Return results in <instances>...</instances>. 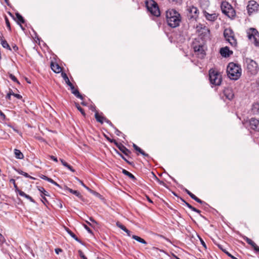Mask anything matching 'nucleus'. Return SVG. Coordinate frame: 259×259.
Listing matches in <instances>:
<instances>
[{
    "mask_svg": "<svg viewBox=\"0 0 259 259\" xmlns=\"http://www.w3.org/2000/svg\"><path fill=\"white\" fill-rule=\"evenodd\" d=\"M189 196L192 198L193 199V200H195L196 196L193 194L192 193H191V194L189 195Z\"/></svg>",
    "mask_w": 259,
    "mask_h": 259,
    "instance_id": "0e129e2a",
    "label": "nucleus"
},
{
    "mask_svg": "<svg viewBox=\"0 0 259 259\" xmlns=\"http://www.w3.org/2000/svg\"><path fill=\"white\" fill-rule=\"evenodd\" d=\"M249 125L251 129L259 132V120L251 118L249 120Z\"/></svg>",
    "mask_w": 259,
    "mask_h": 259,
    "instance_id": "ddd939ff",
    "label": "nucleus"
},
{
    "mask_svg": "<svg viewBox=\"0 0 259 259\" xmlns=\"http://www.w3.org/2000/svg\"><path fill=\"white\" fill-rule=\"evenodd\" d=\"M78 252L79 255L82 259H88L87 257L84 255L83 252L81 250H79Z\"/></svg>",
    "mask_w": 259,
    "mask_h": 259,
    "instance_id": "58836bf2",
    "label": "nucleus"
},
{
    "mask_svg": "<svg viewBox=\"0 0 259 259\" xmlns=\"http://www.w3.org/2000/svg\"><path fill=\"white\" fill-rule=\"evenodd\" d=\"M107 138V140H108V141H109V142H111V143H113L115 145V143H116V142H117L116 141V140H114V139H110L109 138Z\"/></svg>",
    "mask_w": 259,
    "mask_h": 259,
    "instance_id": "052dcab7",
    "label": "nucleus"
},
{
    "mask_svg": "<svg viewBox=\"0 0 259 259\" xmlns=\"http://www.w3.org/2000/svg\"><path fill=\"white\" fill-rule=\"evenodd\" d=\"M14 154L15 157L17 159H22L24 158L23 154L18 149H14Z\"/></svg>",
    "mask_w": 259,
    "mask_h": 259,
    "instance_id": "a878e982",
    "label": "nucleus"
},
{
    "mask_svg": "<svg viewBox=\"0 0 259 259\" xmlns=\"http://www.w3.org/2000/svg\"><path fill=\"white\" fill-rule=\"evenodd\" d=\"M12 49L14 52H17L18 50V47L16 45H14L12 46Z\"/></svg>",
    "mask_w": 259,
    "mask_h": 259,
    "instance_id": "bf43d9fd",
    "label": "nucleus"
},
{
    "mask_svg": "<svg viewBox=\"0 0 259 259\" xmlns=\"http://www.w3.org/2000/svg\"><path fill=\"white\" fill-rule=\"evenodd\" d=\"M73 239H74L76 241L79 242V243H81V241L80 239H79L77 236L73 233L71 236Z\"/></svg>",
    "mask_w": 259,
    "mask_h": 259,
    "instance_id": "49530a36",
    "label": "nucleus"
},
{
    "mask_svg": "<svg viewBox=\"0 0 259 259\" xmlns=\"http://www.w3.org/2000/svg\"><path fill=\"white\" fill-rule=\"evenodd\" d=\"M247 37L250 39L254 40V45L259 47V33L257 30L253 28H250L247 31Z\"/></svg>",
    "mask_w": 259,
    "mask_h": 259,
    "instance_id": "6e6552de",
    "label": "nucleus"
},
{
    "mask_svg": "<svg viewBox=\"0 0 259 259\" xmlns=\"http://www.w3.org/2000/svg\"><path fill=\"white\" fill-rule=\"evenodd\" d=\"M227 71L228 76L232 80H237L241 75L240 66L233 62L229 63Z\"/></svg>",
    "mask_w": 259,
    "mask_h": 259,
    "instance_id": "f03ea898",
    "label": "nucleus"
},
{
    "mask_svg": "<svg viewBox=\"0 0 259 259\" xmlns=\"http://www.w3.org/2000/svg\"><path fill=\"white\" fill-rule=\"evenodd\" d=\"M65 189L67 191H68L70 193L75 195L76 196H77L78 198H79L80 199H82V196L81 195L80 192L77 190H74L72 189H70L68 188L67 186H65Z\"/></svg>",
    "mask_w": 259,
    "mask_h": 259,
    "instance_id": "a211bd4d",
    "label": "nucleus"
},
{
    "mask_svg": "<svg viewBox=\"0 0 259 259\" xmlns=\"http://www.w3.org/2000/svg\"><path fill=\"white\" fill-rule=\"evenodd\" d=\"M194 200H195L196 202H197L198 203L201 204H206V203L204 201L201 200V199H200L199 198H198L197 197H196V198Z\"/></svg>",
    "mask_w": 259,
    "mask_h": 259,
    "instance_id": "c03bdc74",
    "label": "nucleus"
},
{
    "mask_svg": "<svg viewBox=\"0 0 259 259\" xmlns=\"http://www.w3.org/2000/svg\"><path fill=\"white\" fill-rule=\"evenodd\" d=\"M221 10L223 14L230 18H233L235 16V11L228 2H222L221 4Z\"/></svg>",
    "mask_w": 259,
    "mask_h": 259,
    "instance_id": "423d86ee",
    "label": "nucleus"
},
{
    "mask_svg": "<svg viewBox=\"0 0 259 259\" xmlns=\"http://www.w3.org/2000/svg\"><path fill=\"white\" fill-rule=\"evenodd\" d=\"M243 239L248 244H249L252 241L251 239H249V238H248V237H247L246 236H245L243 238Z\"/></svg>",
    "mask_w": 259,
    "mask_h": 259,
    "instance_id": "3c124183",
    "label": "nucleus"
},
{
    "mask_svg": "<svg viewBox=\"0 0 259 259\" xmlns=\"http://www.w3.org/2000/svg\"><path fill=\"white\" fill-rule=\"evenodd\" d=\"M9 77L14 82H16L17 83H18V84H19V81L18 80V79H17V78L12 74H9Z\"/></svg>",
    "mask_w": 259,
    "mask_h": 259,
    "instance_id": "e433bc0d",
    "label": "nucleus"
},
{
    "mask_svg": "<svg viewBox=\"0 0 259 259\" xmlns=\"http://www.w3.org/2000/svg\"><path fill=\"white\" fill-rule=\"evenodd\" d=\"M95 117L96 119V120L102 124L105 120V117L100 115L98 112H96L95 114Z\"/></svg>",
    "mask_w": 259,
    "mask_h": 259,
    "instance_id": "bb28decb",
    "label": "nucleus"
},
{
    "mask_svg": "<svg viewBox=\"0 0 259 259\" xmlns=\"http://www.w3.org/2000/svg\"><path fill=\"white\" fill-rule=\"evenodd\" d=\"M115 129V134L117 135V136H120V135L121 134V132L120 131H119L118 129L116 128L115 127H114Z\"/></svg>",
    "mask_w": 259,
    "mask_h": 259,
    "instance_id": "4d7b16f0",
    "label": "nucleus"
},
{
    "mask_svg": "<svg viewBox=\"0 0 259 259\" xmlns=\"http://www.w3.org/2000/svg\"><path fill=\"white\" fill-rule=\"evenodd\" d=\"M40 178L43 179V180H45L46 181H48L49 178L45 175H42Z\"/></svg>",
    "mask_w": 259,
    "mask_h": 259,
    "instance_id": "e2e57ef3",
    "label": "nucleus"
},
{
    "mask_svg": "<svg viewBox=\"0 0 259 259\" xmlns=\"http://www.w3.org/2000/svg\"><path fill=\"white\" fill-rule=\"evenodd\" d=\"M184 203H185V204L187 205V206L190 209H191L192 208V206L191 205H190L189 203H188V202H187L186 201H184Z\"/></svg>",
    "mask_w": 259,
    "mask_h": 259,
    "instance_id": "680f3d73",
    "label": "nucleus"
},
{
    "mask_svg": "<svg viewBox=\"0 0 259 259\" xmlns=\"http://www.w3.org/2000/svg\"><path fill=\"white\" fill-rule=\"evenodd\" d=\"M243 63L246 67V69L251 75H256L258 70L259 67L257 63L253 59L244 57H243Z\"/></svg>",
    "mask_w": 259,
    "mask_h": 259,
    "instance_id": "7ed1b4c3",
    "label": "nucleus"
},
{
    "mask_svg": "<svg viewBox=\"0 0 259 259\" xmlns=\"http://www.w3.org/2000/svg\"><path fill=\"white\" fill-rule=\"evenodd\" d=\"M76 180L84 188H85L88 191L90 189L88 187H87L83 183V182L81 180H80L78 178H76Z\"/></svg>",
    "mask_w": 259,
    "mask_h": 259,
    "instance_id": "c9c22d12",
    "label": "nucleus"
},
{
    "mask_svg": "<svg viewBox=\"0 0 259 259\" xmlns=\"http://www.w3.org/2000/svg\"><path fill=\"white\" fill-rule=\"evenodd\" d=\"M38 190L45 196H49L48 192L43 187H40Z\"/></svg>",
    "mask_w": 259,
    "mask_h": 259,
    "instance_id": "f704fd0d",
    "label": "nucleus"
},
{
    "mask_svg": "<svg viewBox=\"0 0 259 259\" xmlns=\"http://www.w3.org/2000/svg\"><path fill=\"white\" fill-rule=\"evenodd\" d=\"M5 20H6V25H7V27L10 29L11 30V26H10V23L9 21V20H8V18L6 17H5Z\"/></svg>",
    "mask_w": 259,
    "mask_h": 259,
    "instance_id": "79ce46f5",
    "label": "nucleus"
},
{
    "mask_svg": "<svg viewBox=\"0 0 259 259\" xmlns=\"http://www.w3.org/2000/svg\"><path fill=\"white\" fill-rule=\"evenodd\" d=\"M165 18L167 25L171 28L179 26L181 21L180 14L173 9H168L165 12Z\"/></svg>",
    "mask_w": 259,
    "mask_h": 259,
    "instance_id": "f257e3e1",
    "label": "nucleus"
},
{
    "mask_svg": "<svg viewBox=\"0 0 259 259\" xmlns=\"http://www.w3.org/2000/svg\"><path fill=\"white\" fill-rule=\"evenodd\" d=\"M0 242H2V244L4 243L5 242H6L4 237L1 233H0Z\"/></svg>",
    "mask_w": 259,
    "mask_h": 259,
    "instance_id": "a18cd8bd",
    "label": "nucleus"
},
{
    "mask_svg": "<svg viewBox=\"0 0 259 259\" xmlns=\"http://www.w3.org/2000/svg\"><path fill=\"white\" fill-rule=\"evenodd\" d=\"M200 242H201V244L202 245V246L205 248V249H206V245L205 244V243L204 242V241L202 239H200Z\"/></svg>",
    "mask_w": 259,
    "mask_h": 259,
    "instance_id": "13d9d810",
    "label": "nucleus"
},
{
    "mask_svg": "<svg viewBox=\"0 0 259 259\" xmlns=\"http://www.w3.org/2000/svg\"><path fill=\"white\" fill-rule=\"evenodd\" d=\"M104 121L105 122L107 123L108 124H109L111 126L114 127V126L113 124L112 123V122L109 120L107 119L106 118H105Z\"/></svg>",
    "mask_w": 259,
    "mask_h": 259,
    "instance_id": "de8ad7c7",
    "label": "nucleus"
},
{
    "mask_svg": "<svg viewBox=\"0 0 259 259\" xmlns=\"http://www.w3.org/2000/svg\"><path fill=\"white\" fill-rule=\"evenodd\" d=\"M19 174L24 176L26 178H30L31 179H34V178L30 176H29L27 173L24 172L23 171H21V172H19Z\"/></svg>",
    "mask_w": 259,
    "mask_h": 259,
    "instance_id": "4c0bfd02",
    "label": "nucleus"
},
{
    "mask_svg": "<svg viewBox=\"0 0 259 259\" xmlns=\"http://www.w3.org/2000/svg\"><path fill=\"white\" fill-rule=\"evenodd\" d=\"M137 151H138L140 153H141L142 155H143L144 157H150L149 154L147 153H146L142 149H141L140 147L139 148V149L137 150Z\"/></svg>",
    "mask_w": 259,
    "mask_h": 259,
    "instance_id": "72a5a7b5",
    "label": "nucleus"
},
{
    "mask_svg": "<svg viewBox=\"0 0 259 259\" xmlns=\"http://www.w3.org/2000/svg\"><path fill=\"white\" fill-rule=\"evenodd\" d=\"M51 67L52 70L57 73H60L62 70L61 67L58 64L52 63L51 64Z\"/></svg>",
    "mask_w": 259,
    "mask_h": 259,
    "instance_id": "6ab92c4d",
    "label": "nucleus"
},
{
    "mask_svg": "<svg viewBox=\"0 0 259 259\" xmlns=\"http://www.w3.org/2000/svg\"><path fill=\"white\" fill-rule=\"evenodd\" d=\"M227 40L230 44V45L233 47H235L237 45V40L235 38L234 36H232V37L228 38Z\"/></svg>",
    "mask_w": 259,
    "mask_h": 259,
    "instance_id": "c85d7f7f",
    "label": "nucleus"
},
{
    "mask_svg": "<svg viewBox=\"0 0 259 259\" xmlns=\"http://www.w3.org/2000/svg\"><path fill=\"white\" fill-rule=\"evenodd\" d=\"M247 10L249 16L253 13H257L259 10V4L254 1H249L247 6Z\"/></svg>",
    "mask_w": 259,
    "mask_h": 259,
    "instance_id": "9d476101",
    "label": "nucleus"
},
{
    "mask_svg": "<svg viewBox=\"0 0 259 259\" xmlns=\"http://www.w3.org/2000/svg\"><path fill=\"white\" fill-rule=\"evenodd\" d=\"M65 230L70 236L73 234V233L67 227H65Z\"/></svg>",
    "mask_w": 259,
    "mask_h": 259,
    "instance_id": "8fccbe9b",
    "label": "nucleus"
},
{
    "mask_svg": "<svg viewBox=\"0 0 259 259\" xmlns=\"http://www.w3.org/2000/svg\"><path fill=\"white\" fill-rule=\"evenodd\" d=\"M60 160L61 162L62 163V164L64 166H65L66 167L68 168L69 170H70L72 172H74L75 171V170L73 168V167L71 165L68 164L66 162H65L63 159H60Z\"/></svg>",
    "mask_w": 259,
    "mask_h": 259,
    "instance_id": "7c9ffc66",
    "label": "nucleus"
},
{
    "mask_svg": "<svg viewBox=\"0 0 259 259\" xmlns=\"http://www.w3.org/2000/svg\"><path fill=\"white\" fill-rule=\"evenodd\" d=\"M196 30L198 35L201 36V38L205 39L209 37V30L205 26L199 24L196 26Z\"/></svg>",
    "mask_w": 259,
    "mask_h": 259,
    "instance_id": "9b49d317",
    "label": "nucleus"
},
{
    "mask_svg": "<svg viewBox=\"0 0 259 259\" xmlns=\"http://www.w3.org/2000/svg\"><path fill=\"white\" fill-rule=\"evenodd\" d=\"M16 188V191L18 192V193L19 194V195H20L21 196L23 197L25 193L23 191H21L20 190L18 189L17 187Z\"/></svg>",
    "mask_w": 259,
    "mask_h": 259,
    "instance_id": "37998d69",
    "label": "nucleus"
},
{
    "mask_svg": "<svg viewBox=\"0 0 259 259\" xmlns=\"http://www.w3.org/2000/svg\"><path fill=\"white\" fill-rule=\"evenodd\" d=\"M145 5L148 11L153 16L158 17L160 12L157 4L153 0H147Z\"/></svg>",
    "mask_w": 259,
    "mask_h": 259,
    "instance_id": "20e7f679",
    "label": "nucleus"
},
{
    "mask_svg": "<svg viewBox=\"0 0 259 259\" xmlns=\"http://www.w3.org/2000/svg\"><path fill=\"white\" fill-rule=\"evenodd\" d=\"M13 96L18 99H21L22 98V96L18 94L13 93Z\"/></svg>",
    "mask_w": 259,
    "mask_h": 259,
    "instance_id": "09e8293b",
    "label": "nucleus"
},
{
    "mask_svg": "<svg viewBox=\"0 0 259 259\" xmlns=\"http://www.w3.org/2000/svg\"><path fill=\"white\" fill-rule=\"evenodd\" d=\"M50 158H51V159H52V160L55 161V162H58V159L57 158V157H56L55 156H53V155H50Z\"/></svg>",
    "mask_w": 259,
    "mask_h": 259,
    "instance_id": "5fc2aeb1",
    "label": "nucleus"
},
{
    "mask_svg": "<svg viewBox=\"0 0 259 259\" xmlns=\"http://www.w3.org/2000/svg\"><path fill=\"white\" fill-rule=\"evenodd\" d=\"M209 81L211 84L220 85L222 82V76L218 71L211 69L209 71Z\"/></svg>",
    "mask_w": 259,
    "mask_h": 259,
    "instance_id": "39448f33",
    "label": "nucleus"
},
{
    "mask_svg": "<svg viewBox=\"0 0 259 259\" xmlns=\"http://www.w3.org/2000/svg\"><path fill=\"white\" fill-rule=\"evenodd\" d=\"M223 251L228 255L229 257H231L232 259H237L236 257L231 254L228 251L226 250H223Z\"/></svg>",
    "mask_w": 259,
    "mask_h": 259,
    "instance_id": "a19ab883",
    "label": "nucleus"
},
{
    "mask_svg": "<svg viewBox=\"0 0 259 259\" xmlns=\"http://www.w3.org/2000/svg\"><path fill=\"white\" fill-rule=\"evenodd\" d=\"M41 197H42V199H41L42 202L44 204L46 205V203L48 202L47 199L46 198V197L45 196H41Z\"/></svg>",
    "mask_w": 259,
    "mask_h": 259,
    "instance_id": "603ef678",
    "label": "nucleus"
},
{
    "mask_svg": "<svg viewBox=\"0 0 259 259\" xmlns=\"http://www.w3.org/2000/svg\"><path fill=\"white\" fill-rule=\"evenodd\" d=\"M193 49L196 55L200 58H203L205 55L203 46L202 45H193Z\"/></svg>",
    "mask_w": 259,
    "mask_h": 259,
    "instance_id": "f8f14e48",
    "label": "nucleus"
},
{
    "mask_svg": "<svg viewBox=\"0 0 259 259\" xmlns=\"http://www.w3.org/2000/svg\"><path fill=\"white\" fill-rule=\"evenodd\" d=\"M1 44L4 48L7 49L10 51H12V49L5 39H3L2 37L0 38Z\"/></svg>",
    "mask_w": 259,
    "mask_h": 259,
    "instance_id": "b1692460",
    "label": "nucleus"
},
{
    "mask_svg": "<svg viewBox=\"0 0 259 259\" xmlns=\"http://www.w3.org/2000/svg\"><path fill=\"white\" fill-rule=\"evenodd\" d=\"M204 15L206 19L208 21H214L217 18L218 16L215 13L209 14L208 13L205 12Z\"/></svg>",
    "mask_w": 259,
    "mask_h": 259,
    "instance_id": "f3484780",
    "label": "nucleus"
},
{
    "mask_svg": "<svg viewBox=\"0 0 259 259\" xmlns=\"http://www.w3.org/2000/svg\"><path fill=\"white\" fill-rule=\"evenodd\" d=\"M251 110L254 114H259V103L253 104Z\"/></svg>",
    "mask_w": 259,
    "mask_h": 259,
    "instance_id": "393cba45",
    "label": "nucleus"
},
{
    "mask_svg": "<svg viewBox=\"0 0 259 259\" xmlns=\"http://www.w3.org/2000/svg\"><path fill=\"white\" fill-rule=\"evenodd\" d=\"M187 11V18L189 20H196L198 17L199 11L196 7L193 6H188Z\"/></svg>",
    "mask_w": 259,
    "mask_h": 259,
    "instance_id": "1a4fd4ad",
    "label": "nucleus"
},
{
    "mask_svg": "<svg viewBox=\"0 0 259 259\" xmlns=\"http://www.w3.org/2000/svg\"><path fill=\"white\" fill-rule=\"evenodd\" d=\"M249 244L252 247L255 251L259 252V247L252 240Z\"/></svg>",
    "mask_w": 259,
    "mask_h": 259,
    "instance_id": "473e14b6",
    "label": "nucleus"
},
{
    "mask_svg": "<svg viewBox=\"0 0 259 259\" xmlns=\"http://www.w3.org/2000/svg\"><path fill=\"white\" fill-rule=\"evenodd\" d=\"M16 18L17 19V23L18 24H19L21 27V28L22 29H24L23 26L21 25V24H23V23H25V20L24 19V18H23V17L19 13H16Z\"/></svg>",
    "mask_w": 259,
    "mask_h": 259,
    "instance_id": "aec40b11",
    "label": "nucleus"
},
{
    "mask_svg": "<svg viewBox=\"0 0 259 259\" xmlns=\"http://www.w3.org/2000/svg\"><path fill=\"white\" fill-rule=\"evenodd\" d=\"M122 172L128 176L130 178H131V179L133 180H136V177L132 174H131V172H128V171H127L126 170L124 169H122Z\"/></svg>",
    "mask_w": 259,
    "mask_h": 259,
    "instance_id": "c756f323",
    "label": "nucleus"
},
{
    "mask_svg": "<svg viewBox=\"0 0 259 259\" xmlns=\"http://www.w3.org/2000/svg\"><path fill=\"white\" fill-rule=\"evenodd\" d=\"M223 93L226 98L229 100H231L234 97L233 90L230 87L225 88L224 90Z\"/></svg>",
    "mask_w": 259,
    "mask_h": 259,
    "instance_id": "4468645a",
    "label": "nucleus"
},
{
    "mask_svg": "<svg viewBox=\"0 0 259 259\" xmlns=\"http://www.w3.org/2000/svg\"><path fill=\"white\" fill-rule=\"evenodd\" d=\"M224 35L227 40L228 38L234 35V32L230 29H226L224 32Z\"/></svg>",
    "mask_w": 259,
    "mask_h": 259,
    "instance_id": "4be33fe9",
    "label": "nucleus"
},
{
    "mask_svg": "<svg viewBox=\"0 0 259 259\" xmlns=\"http://www.w3.org/2000/svg\"><path fill=\"white\" fill-rule=\"evenodd\" d=\"M116 226L118 228H119L120 229L123 230L124 232L126 233L128 236H131V231L130 230H128L127 229H126V227L124 225H123L120 223L118 222L116 223Z\"/></svg>",
    "mask_w": 259,
    "mask_h": 259,
    "instance_id": "412c9836",
    "label": "nucleus"
},
{
    "mask_svg": "<svg viewBox=\"0 0 259 259\" xmlns=\"http://www.w3.org/2000/svg\"><path fill=\"white\" fill-rule=\"evenodd\" d=\"M75 107H76V108L78 109V110H79L81 112L82 115H83V116H85V113L83 109L80 106L79 104L77 103H75Z\"/></svg>",
    "mask_w": 259,
    "mask_h": 259,
    "instance_id": "2f4dec72",
    "label": "nucleus"
},
{
    "mask_svg": "<svg viewBox=\"0 0 259 259\" xmlns=\"http://www.w3.org/2000/svg\"><path fill=\"white\" fill-rule=\"evenodd\" d=\"M0 116L2 118H5V114L1 110H0Z\"/></svg>",
    "mask_w": 259,
    "mask_h": 259,
    "instance_id": "69168bd1",
    "label": "nucleus"
},
{
    "mask_svg": "<svg viewBox=\"0 0 259 259\" xmlns=\"http://www.w3.org/2000/svg\"><path fill=\"white\" fill-rule=\"evenodd\" d=\"M84 228L87 230V231L90 233H91L92 234L93 232H92V231L90 229V228L89 227H88L86 225H84Z\"/></svg>",
    "mask_w": 259,
    "mask_h": 259,
    "instance_id": "864d4df0",
    "label": "nucleus"
},
{
    "mask_svg": "<svg viewBox=\"0 0 259 259\" xmlns=\"http://www.w3.org/2000/svg\"><path fill=\"white\" fill-rule=\"evenodd\" d=\"M133 147H134V149H135V150H136V151H137L138 149H139V147H138V146L137 145H136L135 144H133Z\"/></svg>",
    "mask_w": 259,
    "mask_h": 259,
    "instance_id": "774afa93",
    "label": "nucleus"
},
{
    "mask_svg": "<svg viewBox=\"0 0 259 259\" xmlns=\"http://www.w3.org/2000/svg\"><path fill=\"white\" fill-rule=\"evenodd\" d=\"M115 145L119 150L126 156H128V155L131 153V151L121 143L116 142Z\"/></svg>",
    "mask_w": 259,
    "mask_h": 259,
    "instance_id": "2eb2a0df",
    "label": "nucleus"
},
{
    "mask_svg": "<svg viewBox=\"0 0 259 259\" xmlns=\"http://www.w3.org/2000/svg\"><path fill=\"white\" fill-rule=\"evenodd\" d=\"M10 248L11 246L7 242L2 244V250L5 254L9 253Z\"/></svg>",
    "mask_w": 259,
    "mask_h": 259,
    "instance_id": "5701e85b",
    "label": "nucleus"
},
{
    "mask_svg": "<svg viewBox=\"0 0 259 259\" xmlns=\"http://www.w3.org/2000/svg\"><path fill=\"white\" fill-rule=\"evenodd\" d=\"M220 53L221 55L224 57H229L233 54V52L230 51L229 48L227 47L221 48Z\"/></svg>",
    "mask_w": 259,
    "mask_h": 259,
    "instance_id": "dca6fc26",
    "label": "nucleus"
},
{
    "mask_svg": "<svg viewBox=\"0 0 259 259\" xmlns=\"http://www.w3.org/2000/svg\"><path fill=\"white\" fill-rule=\"evenodd\" d=\"M133 147H134V149H135V150H136V151H137L138 149H139V147H138V146L137 145H136L135 144H133Z\"/></svg>",
    "mask_w": 259,
    "mask_h": 259,
    "instance_id": "338daca9",
    "label": "nucleus"
},
{
    "mask_svg": "<svg viewBox=\"0 0 259 259\" xmlns=\"http://www.w3.org/2000/svg\"><path fill=\"white\" fill-rule=\"evenodd\" d=\"M132 237L133 239L136 240V241H137L139 242H140L142 244H147V242L144 239L138 236L133 235H132Z\"/></svg>",
    "mask_w": 259,
    "mask_h": 259,
    "instance_id": "cd10ccee",
    "label": "nucleus"
},
{
    "mask_svg": "<svg viewBox=\"0 0 259 259\" xmlns=\"http://www.w3.org/2000/svg\"><path fill=\"white\" fill-rule=\"evenodd\" d=\"M89 191L91 193H92V194H93V195H95L96 196H97V197H100V196H101V195H100L99 193H98V192H96V191H94V190H91V189L89 190Z\"/></svg>",
    "mask_w": 259,
    "mask_h": 259,
    "instance_id": "ea45409f",
    "label": "nucleus"
},
{
    "mask_svg": "<svg viewBox=\"0 0 259 259\" xmlns=\"http://www.w3.org/2000/svg\"><path fill=\"white\" fill-rule=\"evenodd\" d=\"M192 210L198 213H200L201 212V211L196 209V208L194 207H192V208L191 209Z\"/></svg>",
    "mask_w": 259,
    "mask_h": 259,
    "instance_id": "6e6d98bb",
    "label": "nucleus"
},
{
    "mask_svg": "<svg viewBox=\"0 0 259 259\" xmlns=\"http://www.w3.org/2000/svg\"><path fill=\"white\" fill-rule=\"evenodd\" d=\"M61 75L66 84L69 86L71 90V93L75 96L77 98H79L81 100H83V96L79 93L78 90L75 89L73 84L70 81L69 78L68 77L66 73L65 72H62Z\"/></svg>",
    "mask_w": 259,
    "mask_h": 259,
    "instance_id": "0eeeda50",
    "label": "nucleus"
}]
</instances>
